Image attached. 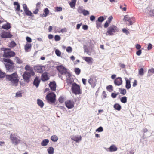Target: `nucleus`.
<instances>
[{
	"label": "nucleus",
	"instance_id": "4468645a",
	"mask_svg": "<svg viewBox=\"0 0 154 154\" xmlns=\"http://www.w3.org/2000/svg\"><path fill=\"white\" fill-rule=\"evenodd\" d=\"M105 149L108 151L113 152L116 151L117 150V148L116 146L114 145H111L109 148H105Z\"/></svg>",
	"mask_w": 154,
	"mask_h": 154
},
{
	"label": "nucleus",
	"instance_id": "f3484780",
	"mask_svg": "<svg viewBox=\"0 0 154 154\" xmlns=\"http://www.w3.org/2000/svg\"><path fill=\"white\" fill-rule=\"evenodd\" d=\"M70 75L68 73L66 75V77L67 78L66 81L68 85L72 84L73 82V80L70 77Z\"/></svg>",
	"mask_w": 154,
	"mask_h": 154
},
{
	"label": "nucleus",
	"instance_id": "09e8293b",
	"mask_svg": "<svg viewBox=\"0 0 154 154\" xmlns=\"http://www.w3.org/2000/svg\"><path fill=\"white\" fill-rule=\"evenodd\" d=\"M16 62L18 64H20L22 63V61L18 57H16Z\"/></svg>",
	"mask_w": 154,
	"mask_h": 154
},
{
	"label": "nucleus",
	"instance_id": "4c0bfd02",
	"mask_svg": "<svg viewBox=\"0 0 154 154\" xmlns=\"http://www.w3.org/2000/svg\"><path fill=\"white\" fill-rule=\"evenodd\" d=\"M84 9H83V7L82 6H79L77 10L78 12L79 13H82Z\"/></svg>",
	"mask_w": 154,
	"mask_h": 154
},
{
	"label": "nucleus",
	"instance_id": "864d4df0",
	"mask_svg": "<svg viewBox=\"0 0 154 154\" xmlns=\"http://www.w3.org/2000/svg\"><path fill=\"white\" fill-rule=\"evenodd\" d=\"M5 76V73L2 72L0 70V78H3Z\"/></svg>",
	"mask_w": 154,
	"mask_h": 154
},
{
	"label": "nucleus",
	"instance_id": "9b49d317",
	"mask_svg": "<svg viewBox=\"0 0 154 154\" xmlns=\"http://www.w3.org/2000/svg\"><path fill=\"white\" fill-rule=\"evenodd\" d=\"M1 36L2 38H10L12 36V35L9 32H3L1 33Z\"/></svg>",
	"mask_w": 154,
	"mask_h": 154
},
{
	"label": "nucleus",
	"instance_id": "f704fd0d",
	"mask_svg": "<svg viewBox=\"0 0 154 154\" xmlns=\"http://www.w3.org/2000/svg\"><path fill=\"white\" fill-rule=\"evenodd\" d=\"M144 74V69L143 68H141L139 69L138 75L141 76H142Z\"/></svg>",
	"mask_w": 154,
	"mask_h": 154
},
{
	"label": "nucleus",
	"instance_id": "ea45409f",
	"mask_svg": "<svg viewBox=\"0 0 154 154\" xmlns=\"http://www.w3.org/2000/svg\"><path fill=\"white\" fill-rule=\"evenodd\" d=\"M72 48L70 46L66 48V51L69 53H70L72 52Z\"/></svg>",
	"mask_w": 154,
	"mask_h": 154
},
{
	"label": "nucleus",
	"instance_id": "2eb2a0df",
	"mask_svg": "<svg viewBox=\"0 0 154 154\" xmlns=\"http://www.w3.org/2000/svg\"><path fill=\"white\" fill-rule=\"evenodd\" d=\"M122 79L120 77H118L116 78L114 82L115 84L117 86L121 85L122 84Z\"/></svg>",
	"mask_w": 154,
	"mask_h": 154
},
{
	"label": "nucleus",
	"instance_id": "473e14b6",
	"mask_svg": "<svg viewBox=\"0 0 154 154\" xmlns=\"http://www.w3.org/2000/svg\"><path fill=\"white\" fill-rule=\"evenodd\" d=\"M49 154H53L54 152V149L52 147H50L47 149Z\"/></svg>",
	"mask_w": 154,
	"mask_h": 154
},
{
	"label": "nucleus",
	"instance_id": "de8ad7c7",
	"mask_svg": "<svg viewBox=\"0 0 154 154\" xmlns=\"http://www.w3.org/2000/svg\"><path fill=\"white\" fill-rule=\"evenodd\" d=\"M131 18L128 15H126L124 16V19L125 21H129Z\"/></svg>",
	"mask_w": 154,
	"mask_h": 154
},
{
	"label": "nucleus",
	"instance_id": "c03bdc74",
	"mask_svg": "<svg viewBox=\"0 0 154 154\" xmlns=\"http://www.w3.org/2000/svg\"><path fill=\"white\" fill-rule=\"evenodd\" d=\"M54 39L55 41H58L60 40L61 38L59 36L56 35L55 36Z\"/></svg>",
	"mask_w": 154,
	"mask_h": 154
},
{
	"label": "nucleus",
	"instance_id": "f03ea898",
	"mask_svg": "<svg viewBox=\"0 0 154 154\" xmlns=\"http://www.w3.org/2000/svg\"><path fill=\"white\" fill-rule=\"evenodd\" d=\"M72 92L75 95H79L82 94V91L79 85L74 82L71 86Z\"/></svg>",
	"mask_w": 154,
	"mask_h": 154
},
{
	"label": "nucleus",
	"instance_id": "49530a36",
	"mask_svg": "<svg viewBox=\"0 0 154 154\" xmlns=\"http://www.w3.org/2000/svg\"><path fill=\"white\" fill-rule=\"evenodd\" d=\"M16 44L14 41H12L11 42L9 45V46L11 47H14L15 46Z\"/></svg>",
	"mask_w": 154,
	"mask_h": 154
},
{
	"label": "nucleus",
	"instance_id": "a19ab883",
	"mask_svg": "<svg viewBox=\"0 0 154 154\" xmlns=\"http://www.w3.org/2000/svg\"><path fill=\"white\" fill-rule=\"evenodd\" d=\"M135 21V18H131V19L128 21L130 25H132L133 24Z\"/></svg>",
	"mask_w": 154,
	"mask_h": 154
},
{
	"label": "nucleus",
	"instance_id": "58836bf2",
	"mask_svg": "<svg viewBox=\"0 0 154 154\" xmlns=\"http://www.w3.org/2000/svg\"><path fill=\"white\" fill-rule=\"evenodd\" d=\"M74 71L76 74L77 75H79L81 72L80 69L78 68H75L74 69Z\"/></svg>",
	"mask_w": 154,
	"mask_h": 154
},
{
	"label": "nucleus",
	"instance_id": "1a4fd4ad",
	"mask_svg": "<svg viewBox=\"0 0 154 154\" xmlns=\"http://www.w3.org/2000/svg\"><path fill=\"white\" fill-rule=\"evenodd\" d=\"M97 82V80L96 77L93 76H91L88 81V83L93 88L96 85Z\"/></svg>",
	"mask_w": 154,
	"mask_h": 154
},
{
	"label": "nucleus",
	"instance_id": "39448f33",
	"mask_svg": "<svg viewBox=\"0 0 154 154\" xmlns=\"http://www.w3.org/2000/svg\"><path fill=\"white\" fill-rule=\"evenodd\" d=\"M118 28L116 26L112 25L110 26L108 29L107 31V33L110 35H114L115 33L119 32Z\"/></svg>",
	"mask_w": 154,
	"mask_h": 154
},
{
	"label": "nucleus",
	"instance_id": "2f4dec72",
	"mask_svg": "<svg viewBox=\"0 0 154 154\" xmlns=\"http://www.w3.org/2000/svg\"><path fill=\"white\" fill-rule=\"evenodd\" d=\"M14 5L17 6L16 8H15L16 10L17 11H20V6L18 3L17 2H14Z\"/></svg>",
	"mask_w": 154,
	"mask_h": 154
},
{
	"label": "nucleus",
	"instance_id": "4d7b16f0",
	"mask_svg": "<svg viewBox=\"0 0 154 154\" xmlns=\"http://www.w3.org/2000/svg\"><path fill=\"white\" fill-rule=\"evenodd\" d=\"M124 6H125L124 7H123V6L122 5H120V8L121 9H122L124 11H126V8L125 6H126V5L125 4H124Z\"/></svg>",
	"mask_w": 154,
	"mask_h": 154
},
{
	"label": "nucleus",
	"instance_id": "3c124183",
	"mask_svg": "<svg viewBox=\"0 0 154 154\" xmlns=\"http://www.w3.org/2000/svg\"><path fill=\"white\" fill-rule=\"evenodd\" d=\"M118 93H112L111 94V96L113 98H115L118 95Z\"/></svg>",
	"mask_w": 154,
	"mask_h": 154
},
{
	"label": "nucleus",
	"instance_id": "6ab92c4d",
	"mask_svg": "<svg viewBox=\"0 0 154 154\" xmlns=\"http://www.w3.org/2000/svg\"><path fill=\"white\" fill-rule=\"evenodd\" d=\"M49 87L52 91H55L56 89V83L54 81L51 82L49 85Z\"/></svg>",
	"mask_w": 154,
	"mask_h": 154
},
{
	"label": "nucleus",
	"instance_id": "0e129e2a",
	"mask_svg": "<svg viewBox=\"0 0 154 154\" xmlns=\"http://www.w3.org/2000/svg\"><path fill=\"white\" fill-rule=\"evenodd\" d=\"M122 31L124 33H125L127 35L129 34V32L128 30H127L125 28L123 29H122Z\"/></svg>",
	"mask_w": 154,
	"mask_h": 154
},
{
	"label": "nucleus",
	"instance_id": "0eeeda50",
	"mask_svg": "<svg viewBox=\"0 0 154 154\" xmlns=\"http://www.w3.org/2000/svg\"><path fill=\"white\" fill-rule=\"evenodd\" d=\"M48 102L50 103L55 102L56 100V95L54 93H50L48 94L46 97Z\"/></svg>",
	"mask_w": 154,
	"mask_h": 154
},
{
	"label": "nucleus",
	"instance_id": "ddd939ff",
	"mask_svg": "<svg viewBox=\"0 0 154 154\" xmlns=\"http://www.w3.org/2000/svg\"><path fill=\"white\" fill-rule=\"evenodd\" d=\"M65 103L66 106L69 109L72 108L74 106V103L72 100H67Z\"/></svg>",
	"mask_w": 154,
	"mask_h": 154
},
{
	"label": "nucleus",
	"instance_id": "72a5a7b5",
	"mask_svg": "<svg viewBox=\"0 0 154 154\" xmlns=\"http://www.w3.org/2000/svg\"><path fill=\"white\" fill-rule=\"evenodd\" d=\"M26 15L27 16H29L31 17H33V15L32 13L29 9L24 11Z\"/></svg>",
	"mask_w": 154,
	"mask_h": 154
},
{
	"label": "nucleus",
	"instance_id": "bf43d9fd",
	"mask_svg": "<svg viewBox=\"0 0 154 154\" xmlns=\"http://www.w3.org/2000/svg\"><path fill=\"white\" fill-rule=\"evenodd\" d=\"M84 48L85 52L87 53V54H88L89 53V50L88 48L85 45H84Z\"/></svg>",
	"mask_w": 154,
	"mask_h": 154
},
{
	"label": "nucleus",
	"instance_id": "c85d7f7f",
	"mask_svg": "<svg viewBox=\"0 0 154 154\" xmlns=\"http://www.w3.org/2000/svg\"><path fill=\"white\" fill-rule=\"evenodd\" d=\"M25 69L27 71H26L28 72H33L32 68L29 65H26L25 67Z\"/></svg>",
	"mask_w": 154,
	"mask_h": 154
},
{
	"label": "nucleus",
	"instance_id": "8fccbe9b",
	"mask_svg": "<svg viewBox=\"0 0 154 154\" xmlns=\"http://www.w3.org/2000/svg\"><path fill=\"white\" fill-rule=\"evenodd\" d=\"M22 97V93L20 91L17 92L16 94V97Z\"/></svg>",
	"mask_w": 154,
	"mask_h": 154
},
{
	"label": "nucleus",
	"instance_id": "9d476101",
	"mask_svg": "<svg viewBox=\"0 0 154 154\" xmlns=\"http://www.w3.org/2000/svg\"><path fill=\"white\" fill-rule=\"evenodd\" d=\"M57 69L61 74L64 75L67 74V69L63 66H57Z\"/></svg>",
	"mask_w": 154,
	"mask_h": 154
},
{
	"label": "nucleus",
	"instance_id": "5701e85b",
	"mask_svg": "<svg viewBox=\"0 0 154 154\" xmlns=\"http://www.w3.org/2000/svg\"><path fill=\"white\" fill-rule=\"evenodd\" d=\"M126 81V85L125 87L127 89H130L131 87V85L130 84V81L129 80H128L127 78H125Z\"/></svg>",
	"mask_w": 154,
	"mask_h": 154
},
{
	"label": "nucleus",
	"instance_id": "c9c22d12",
	"mask_svg": "<svg viewBox=\"0 0 154 154\" xmlns=\"http://www.w3.org/2000/svg\"><path fill=\"white\" fill-rule=\"evenodd\" d=\"M120 100L122 103H125L127 102V97H122L120 98Z\"/></svg>",
	"mask_w": 154,
	"mask_h": 154
},
{
	"label": "nucleus",
	"instance_id": "a878e982",
	"mask_svg": "<svg viewBox=\"0 0 154 154\" xmlns=\"http://www.w3.org/2000/svg\"><path fill=\"white\" fill-rule=\"evenodd\" d=\"M37 103L38 105L41 108L43 107L44 103L43 101L39 99L37 100Z\"/></svg>",
	"mask_w": 154,
	"mask_h": 154
},
{
	"label": "nucleus",
	"instance_id": "13d9d810",
	"mask_svg": "<svg viewBox=\"0 0 154 154\" xmlns=\"http://www.w3.org/2000/svg\"><path fill=\"white\" fill-rule=\"evenodd\" d=\"M55 10L57 12L61 11H62V8L60 7H57L55 8Z\"/></svg>",
	"mask_w": 154,
	"mask_h": 154
},
{
	"label": "nucleus",
	"instance_id": "7ed1b4c3",
	"mask_svg": "<svg viewBox=\"0 0 154 154\" xmlns=\"http://www.w3.org/2000/svg\"><path fill=\"white\" fill-rule=\"evenodd\" d=\"M3 61L5 62H7L8 63L5 64V66L8 71L11 72L14 68V66L12 65L13 64V61L10 59L3 58Z\"/></svg>",
	"mask_w": 154,
	"mask_h": 154
},
{
	"label": "nucleus",
	"instance_id": "bb28decb",
	"mask_svg": "<svg viewBox=\"0 0 154 154\" xmlns=\"http://www.w3.org/2000/svg\"><path fill=\"white\" fill-rule=\"evenodd\" d=\"M11 28L10 24L7 23V24L3 25L2 28L8 30Z\"/></svg>",
	"mask_w": 154,
	"mask_h": 154
},
{
	"label": "nucleus",
	"instance_id": "f8f14e48",
	"mask_svg": "<svg viewBox=\"0 0 154 154\" xmlns=\"http://www.w3.org/2000/svg\"><path fill=\"white\" fill-rule=\"evenodd\" d=\"M35 71L38 72L42 73L45 70V67L43 66H37L34 67Z\"/></svg>",
	"mask_w": 154,
	"mask_h": 154
},
{
	"label": "nucleus",
	"instance_id": "a211bd4d",
	"mask_svg": "<svg viewBox=\"0 0 154 154\" xmlns=\"http://www.w3.org/2000/svg\"><path fill=\"white\" fill-rule=\"evenodd\" d=\"M49 77L47 72H44L42 75V80L45 81L49 79Z\"/></svg>",
	"mask_w": 154,
	"mask_h": 154
},
{
	"label": "nucleus",
	"instance_id": "dca6fc26",
	"mask_svg": "<svg viewBox=\"0 0 154 154\" xmlns=\"http://www.w3.org/2000/svg\"><path fill=\"white\" fill-rule=\"evenodd\" d=\"M70 137L72 140L75 141L77 143L81 141L82 139V137L81 136L78 137L76 136L72 135Z\"/></svg>",
	"mask_w": 154,
	"mask_h": 154
},
{
	"label": "nucleus",
	"instance_id": "6e6d98bb",
	"mask_svg": "<svg viewBox=\"0 0 154 154\" xmlns=\"http://www.w3.org/2000/svg\"><path fill=\"white\" fill-rule=\"evenodd\" d=\"M103 129L102 127H100L96 130V131L98 132H101L103 131Z\"/></svg>",
	"mask_w": 154,
	"mask_h": 154
},
{
	"label": "nucleus",
	"instance_id": "423d86ee",
	"mask_svg": "<svg viewBox=\"0 0 154 154\" xmlns=\"http://www.w3.org/2000/svg\"><path fill=\"white\" fill-rule=\"evenodd\" d=\"M35 73L34 72H31L25 71L23 75V77L24 80L27 83H28L31 76L34 75Z\"/></svg>",
	"mask_w": 154,
	"mask_h": 154
},
{
	"label": "nucleus",
	"instance_id": "603ef678",
	"mask_svg": "<svg viewBox=\"0 0 154 154\" xmlns=\"http://www.w3.org/2000/svg\"><path fill=\"white\" fill-rule=\"evenodd\" d=\"M104 20V17L103 16H100L99 17L98 19V21L99 22H102Z\"/></svg>",
	"mask_w": 154,
	"mask_h": 154
},
{
	"label": "nucleus",
	"instance_id": "7c9ffc66",
	"mask_svg": "<svg viewBox=\"0 0 154 154\" xmlns=\"http://www.w3.org/2000/svg\"><path fill=\"white\" fill-rule=\"evenodd\" d=\"M119 91L121 94L123 95H125L127 92V91L126 89H122L121 88H120L119 89Z\"/></svg>",
	"mask_w": 154,
	"mask_h": 154
},
{
	"label": "nucleus",
	"instance_id": "79ce46f5",
	"mask_svg": "<svg viewBox=\"0 0 154 154\" xmlns=\"http://www.w3.org/2000/svg\"><path fill=\"white\" fill-rule=\"evenodd\" d=\"M55 53L56 55L58 56H60L61 54V52L58 49L56 50L55 51Z\"/></svg>",
	"mask_w": 154,
	"mask_h": 154
},
{
	"label": "nucleus",
	"instance_id": "680f3d73",
	"mask_svg": "<svg viewBox=\"0 0 154 154\" xmlns=\"http://www.w3.org/2000/svg\"><path fill=\"white\" fill-rule=\"evenodd\" d=\"M113 18V17L112 16H111L108 18L107 21L110 23L111 21L112 20Z\"/></svg>",
	"mask_w": 154,
	"mask_h": 154
},
{
	"label": "nucleus",
	"instance_id": "37998d69",
	"mask_svg": "<svg viewBox=\"0 0 154 154\" xmlns=\"http://www.w3.org/2000/svg\"><path fill=\"white\" fill-rule=\"evenodd\" d=\"M149 15L150 16H154V10H150L149 11Z\"/></svg>",
	"mask_w": 154,
	"mask_h": 154
},
{
	"label": "nucleus",
	"instance_id": "aec40b11",
	"mask_svg": "<svg viewBox=\"0 0 154 154\" xmlns=\"http://www.w3.org/2000/svg\"><path fill=\"white\" fill-rule=\"evenodd\" d=\"M40 81V80L39 79V78L37 76H36L33 82V85L35 86L36 88H37L39 85Z\"/></svg>",
	"mask_w": 154,
	"mask_h": 154
},
{
	"label": "nucleus",
	"instance_id": "f257e3e1",
	"mask_svg": "<svg viewBox=\"0 0 154 154\" xmlns=\"http://www.w3.org/2000/svg\"><path fill=\"white\" fill-rule=\"evenodd\" d=\"M6 78L10 82L12 85L17 86L18 85L19 79L16 73H14L10 75H6Z\"/></svg>",
	"mask_w": 154,
	"mask_h": 154
},
{
	"label": "nucleus",
	"instance_id": "b1692460",
	"mask_svg": "<svg viewBox=\"0 0 154 154\" xmlns=\"http://www.w3.org/2000/svg\"><path fill=\"white\" fill-rule=\"evenodd\" d=\"M49 142V140L48 139H45L42 140L41 143L42 146H47Z\"/></svg>",
	"mask_w": 154,
	"mask_h": 154
},
{
	"label": "nucleus",
	"instance_id": "e433bc0d",
	"mask_svg": "<svg viewBox=\"0 0 154 154\" xmlns=\"http://www.w3.org/2000/svg\"><path fill=\"white\" fill-rule=\"evenodd\" d=\"M106 89L109 92H112L113 90V87L112 85H109L107 86Z\"/></svg>",
	"mask_w": 154,
	"mask_h": 154
},
{
	"label": "nucleus",
	"instance_id": "a18cd8bd",
	"mask_svg": "<svg viewBox=\"0 0 154 154\" xmlns=\"http://www.w3.org/2000/svg\"><path fill=\"white\" fill-rule=\"evenodd\" d=\"M82 13L84 16H86L89 14V11L85 9L84 10Z\"/></svg>",
	"mask_w": 154,
	"mask_h": 154
},
{
	"label": "nucleus",
	"instance_id": "20e7f679",
	"mask_svg": "<svg viewBox=\"0 0 154 154\" xmlns=\"http://www.w3.org/2000/svg\"><path fill=\"white\" fill-rule=\"evenodd\" d=\"M10 138L12 144L17 145L19 144L21 141L20 137H17L15 134H11L10 136Z\"/></svg>",
	"mask_w": 154,
	"mask_h": 154
},
{
	"label": "nucleus",
	"instance_id": "cd10ccee",
	"mask_svg": "<svg viewBox=\"0 0 154 154\" xmlns=\"http://www.w3.org/2000/svg\"><path fill=\"white\" fill-rule=\"evenodd\" d=\"M114 108L115 109L118 111H120L121 109V106L118 103H116L114 105Z\"/></svg>",
	"mask_w": 154,
	"mask_h": 154
},
{
	"label": "nucleus",
	"instance_id": "774afa93",
	"mask_svg": "<svg viewBox=\"0 0 154 154\" xmlns=\"http://www.w3.org/2000/svg\"><path fill=\"white\" fill-rule=\"evenodd\" d=\"M152 47V45L151 43H149L148 44V46L147 47V49L148 50L151 49Z\"/></svg>",
	"mask_w": 154,
	"mask_h": 154
},
{
	"label": "nucleus",
	"instance_id": "412c9836",
	"mask_svg": "<svg viewBox=\"0 0 154 154\" xmlns=\"http://www.w3.org/2000/svg\"><path fill=\"white\" fill-rule=\"evenodd\" d=\"M84 60L87 62L88 63H92L93 62V59L90 57H83Z\"/></svg>",
	"mask_w": 154,
	"mask_h": 154
},
{
	"label": "nucleus",
	"instance_id": "393cba45",
	"mask_svg": "<svg viewBox=\"0 0 154 154\" xmlns=\"http://www.w3.org/2000/svg\"><path fill=\"white\" fill-rule=\"evenodd\" d=\"M44 13L42 15V17H46L49 13V11L47 8H46L44 10Z\"/></svg>",
	"mask_w": 154,
	"mask_h": 154
},
{
	"label": "nucleus",
	"instance_id": "052dcab7",
	"mask_svg": "<svg viewBox=\"0 0 154 154\" xmlns=\"http://www.w3.org/2000/svg\"><path fill=\"white\" fill-rule=\"evenodd\" d=\"M67 32L66 29V28H64L62 29L60 31H58V32L60 33L61 32L62 33H63L64 32Z\"/></svg>",
	"mask_w": 154,
	"mask_h": 154
},
{
	"label": "nucleus",
	"instance_id": "6e6552de",
	"mask_svg": "<svg viewBox=\"0 0 154 154\" xmlns=\"http://www.w3.org/2000/svg\"><path fill=\"white\" fill-rule=\"evenodd\" d=\"M4 49V54L3 55V57H13L15 55V53L12 51L10 50H7L6 48Z\"/></svg>",
	"mask_w": 154,
	"mask_h": 154
},
{
	"label": "nucleus",
	"instance_id": "e2e57ef3",
	"mask_svg": "<svg viewBox=\"0 0 154 154\" xmlns=\"http://www.w3.org/2000/svg\"><path fill=\"white\" fill-rule=\"evenodd\" d=\"M23 8L24 11L27 10H28L27 5L26 4H24L23 5Z\"/></svg>",
	"mask_w": 154,
	"mask_h": 154
},
{
	"label": "nucleus",
	"instance_id": "c756f323",
	"mask_svg": "<svg viewBox=\"0 0 154 154\" xmlns=\"http://www.w3.org/2000/svg\"><path fill=\"white\" fill-rule=\"evenodd\" d=\"M58 139V137L56 135H53L51 137V140L53 142H56Z\"/></svg>",
	"mask_w": 154,
	"mask_h": 154
},
{
	"label": "nucleus",
	"instance_id": "338daca9",
	"mask_svg": "<svg viewBox=\"0 0 154 154\" xmlns=\"http://www.w3.org/2000/svg\"><path fill=\"white\" fill-rule=\"evenodd\" d=\"M150 73H154V69L152 68L151 69H149L148 71V73L149 74Z\"/></svg>",
	"mask_w": 154,
	"mask_h": 154
},
{
	"label": "nucleus",
	"instance_id": "4be33fe9",
	"mask_svg": "<svg viewBox=\"0 0 154 154\" xmlns=\"http://www.w3.org/2000/svg\"><path fill=\"white\" fill-rule=\"evenodd\" d=\"M31 44L27 43L24 47V48L26 52H28L31 49Z\"/></svg>",
	"mask_w": 154,
	"mask_h": 154
},
{
	"label": "nucleus",
	"instance_id": "69168bd1",
	"mask_svg": "<svg viewBox=\"0 0 154 154\" xmlns=\"http://www.w3.org/2000/svg\"><path fill=\"white\" fill-rule=\"evenodd\" d=\"M136 48L137 50H140V49L141 48V45L139 44H136L135 45Z\"/></svg>",
	"mask_w": 154,
	"mask_h": 154
},
{
	"label": "nucleus",
	"instance_id": "5fc2aeb1",
	"mask_svg": "<svg viewBox=\"0 0 154 154\" xmlns=\"http://www.w3.org/2000/svg\"><path fill=\"white\" fill-rule=\"evenodd\" d=\"M63 100L64 97L62 96L60 97L58 99V101L60 103H62L63 102Z\"/></svg>",
	"mask_w": 154,
	"mask_h": 154
}]
</instances>
